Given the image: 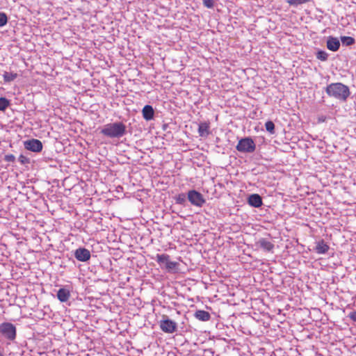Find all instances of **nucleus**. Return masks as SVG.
I'll return each instance as SVG.
<instances>
[{
	"instance_id": "1",
	"label": "nucleus",
	"mask_w": 356,
	"mask_h": 356,
	"mask_svg": "<svg viewBox=\"0 0 356 356\" xmlns=\"http://www.w3.org/2000/svg\"><path fill=\"white\" fill-rule=\"evenodd\" d=\"M325 91L330 97L342 101H346L350 95L348 87L341 83H334L328 85Z\"/></svg>"
},
{
	"instance_id": "2",
	"label": "nucleus",
	"mask_w": 356,
	"mask_h": 356,
	"mask_svg": "<svg viewBox=\"0 0 356 356\" xmlns=\"http://www.w3.org/2000/svg\"><path fill=\"white\" fill-rule=\"evenodd\" d=\"M101 133L110 138H119L125 133V126L121 122L108 124L102 129Z\"/></svg>"
},
{
	"instance_id": "3",
	"label": "nucleus",
	"mask_w": 356,
	"mask_h": 356,
	"mask_svg": "<svg viewBox=\"0 0 356 356\" xmlns=\"http://www.w3.org/2000/svg\"><path fill=\"white\" fill-rule=\"evenodd\" d=\"M236 148L241 152L251 153L255 150L256 145L252 138H245L238 141Z\"/></svg>"
},
{
	"instance_id": "4",
	"label": "nucleus",
	"mask_w": 356,
	"mask_h": 356,
	"mask_svg": "<svg viewBox=\"0 0 356 356\" xmlns=\"http://www.w3.org/2000/svg\"><path fill=\"white\" fill-rule=\"evenodd\" d=\"M0 332L8 339L14 340L16 337V328L10 323L0 325Z\"/></svg>"
},
{
	"instance_id": "5",
	"label": "nucleus",
	"mask_w": 356,
	"mask_h": 356,
	"mask_svg": "<svg viewBox=\"0 0 356 356\" xmlns=\"http://www.w3.org/2000/svg\"><path fill=\"white\" fill-rule=\"evenodd\" d=\"M188 199L191 204L201 207L205 203L203 195L195 190H191L188 192Z\"/></svg>"
},
{
	"instance_id": "6",
	"label": "nucleus",
	"mask_w": 356,
	"mask_h": 356,
	"mask_svg": "<svg viewBox=\"0 0 356 356\" xmlns=\"http://www.w3.org/2000/svg\"><path fill=\"white\" fill-rule=\"evenodd\" d=\"M160 328L165 333H173L177 330V324L170 319H165L160 321Z\"/></svg>"
},
{
	"instance_id": "7",
	"label": "nucleus",
	"mask_w": 356,
	"mask_h": 356,
	"mask_svg": "<svg viewBox=\"0 0 356 356\" xmlns=\"http://www.w3.org/2000/svg\"><path fill=\"white\" fill-rule=\"evenodd\" d=\"M24 147L26 149L34 152H40L42 149V144L41 141L38 139H31L25 141Z\"/></svg>"
},
{
	"instance_id": "8",
	"label": "nucleus",
	"mask_w": 356,
	"mask_h": 356,
	"mask_svg": "<svg viewBox=\"0 0 356 356\" xmlns=\"http://www.w3.org/2000/svg\"><path fill=\"white\" fill-rule=\"evenodd\" d=\"M74 257L78 261H87L90 259V252L86 248H80L76 250Z\"/></svg>"
},
{
	"instance_id": "9",
	"label": "nucleus",
	"mask_w": 356,
	"mask_h": 356,
	"mask_svg": "<svg viewBox=\"0 0 356 356\" xmlns=\"http://www.w3.org/2000/svg\"><path fill=\"white\" fill-rule=\"evenodd\" d=\"M256 246L262 248L266 252H272L275 245L267 238H261L256 242Z\"/></svg>"
},
{
	"instance_id": "10",
	"label": "nucleus",
	"mask_w": 356,
	"mask_h": 356,
	"mask_svg": "<svg viewBox=\"0 0 356 356\" xmlns=\"http://www.w3.org/2000/svg\"><path fill=\"white\" fill-rule=\"evenodd\" d=\"M210 122H200L198 127V134L201 137H207L210 134Z\"/></svg>"
},
{
	"instance_id": "11",
	"label": "nucleus",
	"mask_w": 356,
	"mask_h": 356,
	"mask_svg": "<svg viewBox=\"0 0 356 356\" xmlns=\"http://www.w3.org/2000/svg\"><path fill=\"white\" fill-rule=\"evenodd\" d=\"M340 47V42L338 38L329 37L327 40V48L332 51H337Z\"/></svg>"
},
{
	"instance_id": "12",
	"label": "nucleus",
	"mask_w": 356,
	"mask_h": 356,
	"mask_svg": "<svg viewBox=\"0 0 356 356\" xmlns=\"http://www.w3.org/2000/svg\"><path fill=\"white\" fill-rule=\"evenodd\" d=\"M248 204L254 207H259L262 205V199L258 194H252L249 196Z\"/></svg>"
},
{
	"instance_id": "13",
	"label": "nucleus",
	"mask_w": 356,
	"mask_h": 356,
	"mask_svg": "<svg viewBox=\"0 0 356 356\" xmlns=\"http://www.w3.org/2000/svg\"><path fill=\"white\" fill-rule=\"evenodd\" d=\"M142 113L145 120H150L154 118V111L152 106L146 105L143 107Z\"/></svg>"
},
{
	"instance_id": "14",
	"label": "nucleus",
	"mask_w": 356,
	"mask_h": 356,
	"mask_svg": "<svg viewBox=\"0 0 356 356\" xmlns=\"http://www.w3.org/2000/svg\"><path fill=\"white\" fill-rule=\"evenodd\" d=\"M70 297V292L69 290H67L65 288H61L58 291L57 298L60 302H67L69 300Z\"/></svg>"
},
{
	"instance_id": "15",
	"label": "nucleus",
	"mask_w": 356,
	"mask_h": 356,
	"mask_svg": "<svg viewBox=\"0 0 356 356\" xmlns=\"http://www.w3.org/2000/svg\"><path fill=\"white\" fill-rule=\"evenodd\" d=\"M329 245L325 243L323 240L317 242L316 246V252L318 254H325L329 250Z\"/></svg>"
},
{
	"instance_id": "16",
	"label": "nucleus",
	"mask_w": 356,
	"mask_h": 356,
	"mask_svg": "<svg viewBox=\"0 0 356 356\" xmlns=\"http://www.w3.org/2000/svg\"><path fill=\"white\" fill-rule=\"evenodd\" d=\"M195 316L200 321H207L210 319L211 316L208 312L204 310H197L195 313Z\"/></svg>"
},
{
	"instance_id": "17",
	"label": "nucleus",
	"mask_w": 356,
	"mask_h": 356,
	"mask_svg": "<svg viewBox=\"0 0 356 356\" xmlns=\"http://www.w3.org/2000/svg\"><path fill=\"white\" fill-rule=\"evenodd\" d=\"M156 260L161 266L163 264L165 266L170 261V256L166 254H157L156 256Z\"/></svg>"
},
{
	"instance_id": "18",
	"label": "nucleus",
	"mask_w": 356,
	"mask_h": 356,
	"mask_svg": "<svg viewBox=\"0 0 356 356\" xmlns=\"http://www.w3.org/2000/svg\"><path fill=\"white\" fill-rule=\"evenodd\" d=\"M179 264L178 262L177 261H169L167 264V265L165 266V269L167 270L168 272H173V273H176L178 271V267H179Z\"/></svg>"
},
{
	"instance_id": "19",
	"label": "nucleus",
	"mask_w": 356,
	"mask_h": 356,
	"mask_svg": "<svg viewBox=\"0 0 356 356\" xmlns=\"http://www.w3.org/2000/svg\"><path fill=\"white\" fill-rule=\"evenodd\" d=\"M18 76L17 73L5 72L3 74L5 82H10L14 81Z\"/></svg>"
},
{
	"instance_id": "20",
	"label": "nucleus",
	"mask_w": 356,
	"mask_h": 356,
	"mask_svg": "<svg viewBox=\"0 0 356 356\" xmlns=\"http://www.w3.org/2000/svg\"><path fill=\"white\" fill-rule=\"evenodd\" d=\"M341 40L343 44L347 46L352 45L355 42V39L350 36H342L341 37Z\"/></svg>"
},
{
	"instance_id": "21",
	"label": "nucleus",
	"mask_w": 356,
	"mask_h": 356,
	"mask_svg": "<svg viewBox=\"0 0 356 356\" xmlns=\"http://www.w3.org/2000/svg\"><path fill=\"white\" fill-rule=\"evenodd\" d=\"M265 127L266 131H268L270 134H274L275 132V124L272 121H267L265 123Z\"/></svg>"
},
{
	"instance_id": "22",
	"label": "nucleus",
	"mask_w": 356,
	"mask_h": 356,
	"mask_svg": "<svg viewBox=\"0 0 356 356\" xmlns=\"http://www.w3.org/2000/svg\"><path fill=\"white\" fill-rule=\"evenodd\" d=\"M328 54L325 51H318L316 54V58L322 61L327 60Z\"/></svg>"
},
{
	"instance_id": "23",
	"label": "nucleus",
	"mask_w": 356,
	"mask_h": 356,
	"mask_svg": "<svg viewBox=\"0 0 356 356\" xmlns=\"http://www.w3.org/2000/svg\"><path fill=\"white\" fill-rule=\"evenodd\" d=\"M309 0H287L286 2L291 6H297L307 3Z\"/></svg>"
},
{
	"instance_id": "24",
	"label": "nucleus",
	"mask_w": 356,
	"mask_h": 356,
	"mask_svg": "<svg viewBox=\"0 0 356 356\" xmlns=\"http://www.w3.org/2000/svg\"><path fill=\"white\" fill-rule=\"evenodd\" d=\"M9 105V102L4 97H0V111H4Z\"/></svg>"
},
{
	"instance_id": "25",
	"label": "nucleus",
	"mask_w": 356,
	"mask_h": 356,
	"mask_svg": "<svg viewBox=\"0 0 356 356\" xmlns=\"http://www.w3.org/2000/svg\"><path fill=\"white\" fill-rule=\"evenodd\" d=\"M175 201L177 204H183L186 202V196L184 193H180L175 197Z\"/></svg>"
},
{
	"instance_id": "26",
	"label": "nucleus",
	"mask_w": 356,
	"mask_h": 356,
	"mask_svg": "<svg viewBox=\"0 0 356 356\" xmlns=\"http://www.w3.org/2000/svg\"><path fill=\"white\" fill-rule=\"evenodd\" d=\"M8 22V17L6 13H0V26H5Z\"/></svg>"
},
{
	"instance_id": "27",
	"label": "nucleus",
	"mask_w": 356,
	"mask_h": 356,
	"mask_svg": "<svg viewBox=\"0 0 356 356\" xmlns=\"http://www.w3.org/2000/svg\"><path fill=\"white\" fill-rule=\"evenodd\" d=\"M203 4L207 8H212L214 6V0H203Z\"/></svg>"
},
{
	"instance_id": "28",
	"label": "nucleus",
	"mask_w": 356,
	"mask_h": 356,
	"mask_svg": "<svg viewBox=\"0 0 356 356\" xmlns=\"http://www.w3.org/2000/svg\"><path fill=\"white\" fill-rule=\"evenodd\" d=\"M18 160L22 164H26L29 163V159L23 154H21L19 156Z\"/></svg>"
},
{
	"instance_id": "29",
	"label": "nucleus",
	"mask_w": 356,
	"mask_h": 356,
	"mask_svg": "<svg viewBox=\"0 0 356 356\" xmlns=\"http://www.w3.org/2000/svg\"><path fill=\"white\" fill-rule=\"evenodd\" d=\"M4 160L7 162H14L15 161V156L13 154H7L5 156Z\"/></svg>"
},
{
	"instance_id": "30",
	"label": "nucleus",
	"mask_w": 356,
	"mask_h": 356,
	"mask_svg": "<svg viewBox=\"0 0 356 356\" xmlns=\"http://www.w3.org/2000/svg\"><path fill=\"white\" fill-rule=\"evenodd\" d=\"M349 318L353 321H356V311L350 312L348 315Z\"/></svg>"
},
{
	"instance_id": "31",
	"label": "nucleus",
	"mask_w": 356,
	"mask_h": 356,
	"mask_svg": "<svg viewBox=\"0 0 356 356\" xmlns=\"http://www.w3.org/2000/svg\"><path fill=\"white\" fill-rule=\"evenodd\" d=\"M0 356H3V355L0 353Z\"/></svg>"
}]
</instances>
